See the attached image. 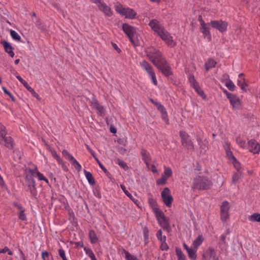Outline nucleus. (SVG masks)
<instances>
[{
	"instance_id": "obj_40",
	"label": "nucleus",
	"mask_w": 260,
	"mask_h": 260,
	"mask_svg": "<svg viewBox=\"0 0 260 260\" xmlns=\"http://www.w3.org/2000/svg\"><path fill=\"white\" fill-rule=\"evenodd\" d=\"M84 250L86 254L91 259L95 257L94 254L90 248L85 247L84 248Z\"/></svg>"
},
{
	"instance_id": "obj_51",
	"label": "nucleus",
	"mask_w": 260,
	"mask_h": 260,
	"mask_svg": "<svg viewBox=\"0 0 260 260\" xmlns=\"http://www.w3.org/2000/svg\"><path fill=\"white\" fill-rule=\"evenodd\" d=\"M120 188L128 197L131 200H133V196L126 189V187L124 185L121 184Z\"/></svg>"
},
{
	"instance_id": "obj_53",
	"label": "nucleus",
	"mask_w": 260,
	"mask_h": 260,
	"mask_svg": "<svg viewBox=\"0 0 260 260\" xmlns=\"http://www.w3.org/2000/svg\"><path fill=\"white\" fill-rule=\"evenodd\" d=\"M160 248L161 250H168L169 248V246L166 243V241H161Z\"/></svg>"
},
{
	"instance_id": "obj_16",
	"label": "nucleus",
	"mask_w": 260,
	"mask_h": 260,
	"mask_svg": "<svg viewBox=\"0 0 260 260\" xmlns=\"http://www.w3.org/2000/svg\"><path fill=\"white\" fill-rule=\"evenodd\" d=\"M233 108L237 110L241 109L242 106L241 100L236 94H233L228 99Z\"/></svg>"
},
{
	"instance_id": "obj_48",
	"label": "nucleus",
	"mask_w": 260,
	"mask_h": 260,
	"mask_svg": "<svg viewBox=\"0 0 260 260\" xmlns=\"http://www.w3.org/2000/svg\"><path fill=\"white\" fill-rule=\"evenodd\" d=\"M144 239L145 242H148L149 238V231L147 228L145 227L143 230Z\"/></svg>"
},
{
	"instance_id": "obj_61",
	"label": "nucleus",
	"mask_w": 260,
	"mask_h": 260,
	"mask_svg": "<svg viewBox=\"0 0 260 260\" xmlns=\"http://www.w3.org/2000/svg\"><path fill=\"white\" fill-rule=\"evenodd\" d=\"M7 253L9 255H11L13 254L12 251L7 247L1 249V253Z\"/></svg>"
},
{
	"instance_id": "obj_20",
	"label": "nucleus",
	"mask_w": 260,
	"mask_h": 260,
	"mask_svg": "<svg viewBox=\"0 0 260 260\" xmlns=\"http://www.w3.org/2000/svg\"><path fill=\"white\" fill-rule=\"evenodd\" d=\"M29 172H31L34 176L37 177L39 181L43 180L47 184H49L48 179L42 173L40 172L37 169H29Z\"/></svg>"
},
{
	"instance_id": "obj_42",
	"label": "nucleus",
	"mask_w": 260,
	"mask_h": 260,
	"mask_svg": "<svg viewBox=\"0 0 260 260\" xmlns=\"http://www.w3.org/2000/svg\"><path fill=\"white\" fill-rule=\"evenodd\" d=\"M62 154L70 161H71L74 159V158H75L66 150H63L62 152Z\"/></svg>"
},
{
	"instance_id": "obj_26",
	"label": "nucleus",
	"mask_w": 260,
	"mask_h": 260,
	"mask_svg": "<svg viewBox=\"0 0 260 260\" xmlns=\"http://www.w3.org/2000/svg\"><path fill=\"white\" fill-rule=\"evenodd\" d=\"M148 203L151 209L153 211L154 214H156L161 211L158 208L157 204L155 200L152 198L149 199Z\"/></svg>"
},
{
	"instance_id": "obj_55",
	"label": "nucleus",
	"mask_w": 260,
	"mask_h": 260,
	"mask_svg": "<svg viewBox=\"0 0 260 260\" xmlns=\"http://www.w3.org/2000/svg\"><path fill=\"white\" fill-rule=\"evenodd\" d=\"M117 164L119 166H120L121 168H122L124 170H126L128 169V167H127L126 164L123 160H121L120 159H118Z\"/></svg>"
},
{
	"instance_id": "obj_63",
	"label": "nucleus",
	"mask_w": 260,
	"mask_h": 260,
	"mask_svg": "<svg viewBox=\"0 0 260 260\" xmlns=\"http://www.w3.org/2000/svg\"><path fill=\"white\" fill-rule=\"evenodd\" d=\"M239 177H240V176H239V173H235L232 178V182L234 183H235L238 180V179H239Z\"/></svg>"
},
{
	"instance_id": "obj_36",
	"label": "nucleus",
	"mask_w": 260,
	"mask_h": 260,
	"mask_svg": "<svg viewBox=\"0 0 260 260\" xmlns=\"http://www.w3.org/2000/svg\"><path fill=\"white\" fill-rule=\"evenodd\" d=\"M167 179L172 175V171L170 167H164V171L162 175Z\"/></svg>"
},
{
	"instance_id": "obj_18",
	"label": "nucleus",
	"mask_w": 260,
	"mask_h": 260,
	"mask_svg": "<svg viewBox=\"0 0 260 260\" xmlns=\"http://www.w3.org/2000/svg\"><path fill=\"white\" fill-rule=\"evenodd\" d=\"M199 21L201 25V31L205 37H207L209 39H211V34L209 25V23H206L201 17L199 18Z\"/></svg>"
},
{
	"instance_id": "obj_6",
	"label": "nucleus",
	"mask_w": 260,
	"mask_h": 260,
	"mask_svg": "<svg viewBox=\"0 0 260 260\" xmlns=\"http://www.w3.org/2000/svg\"><path fill=\"white\" fill-rule=\"evenodd\" d=\"M34 175L29 172V170L25 171V179L28 188L31 194H35L36 191V183L33 178Z\"/></svg>"
},
{
	"instance_id": "obj_59",
	"label": "nucleus",
	"mask_w": 260,
	"mask_h": 260,
	"mask_svg": "<svg viewBox=\"0 0 260 260\" xmlns=\"http://www.w3.org/2000/svg\"><path fill=\"white\" fill-rule=\"evenodd\" d=\"M167 180V178L162 175L161 178L158 179L156 182L157 184H165L166 183Z\"/></svg>"
},
{
	"instance_id": "obj_30",
	"label": "nucleus",
	"mask_w": 260,
	"mask_h": 260,
	"mask_svg": "<svg viewBox=\"0 0 260 260\" xmlns=\"http://www.w3.org/2000/svg\"><path fill=\"white\" fill-rule=\"evenodd\" d=\"M207 253L210 258L212 260H219L216 254V252L213 248H210L207 250Z\"/></svg>"
},
{
	"instance_id": "obj_46",
	"label": "nucleus",
	"mask_w": 260,
	"mask_h": 260,
	"mask_svg": "<svg viewBox=\"0 0 260 260\" xmlns=\"http://www.w3.org/2000/svg\"><path fill=\"white\" fill-rule=\"evenodd\" d=\"M152 103H153L156 107L157 110L159 111L160 112H163L166 110L164 106L160 104L159 102H154L153 100H151Z\"/></svg>"
},
{
	"instance_id": "obj_37",
	"label": "nucleus",
	"mask_w": 260,
	"mask_h": 260,
	"mask_svg": "<svg viewBox=\"0 0 260 260\" xmlns=\"http://www.w3.org/2000/svg\"><path fill=\"white\" fill-rule=\"evenodd\" d=\"M189 81L191 86L194 88L197 87V86L199 85L198 83L196 81L194 76L192 75H189L188 77Z\"/></svg>"
},
{
	"instance_id": "obj_2",
	"label": "nucleus",
	"mask_w": 260,
	"mask_h": 260,
	"mask_svg": "<svg viewBox=\"0 0 260 260\" xmlns=\"http://www.w3.org/2000/svg\"><path fill=\"white\" fill-rule=\"evenodd\" d=\"M115 9L118 13L126 19H133L137 15V12L135 10L130 8L123 7L121 4L118 3L115 4Z\"/></svg>"
},
{
	"instance_id": "obj_7",
	"label": "nucleus",
	"mask_w": 260,
	"mask_h": 260,
	"mask_svg": "<svg viewBox=\"0 0 260 260\" xmlns=\"http://www.w3.org/2000/svg\"><path fill=\"white\" fill-rule=\"evenodd\" d=\"M158 36L169 47H174L176 45V42L173 40V37L166 29Z\"/></svg>"
},
{
	"instance_id": "obj_21",
	"label": "nucleus",
	"mask_w": 260,
	"mask_h": 260,
	"mask_svg": "<svg viewBox=\"0 0 260 260\" xmlns=\"http://www.w3.org/2000/svg\"><path fill=\"white\" fill-rule=\"evenodd\" d=\"M142 159L144 161L147 167H149V163L151 161V157L149 152L145 149H142L141 151Z\"/></svg>"
},
{
	"instance_id": "obj_11",
	"label": "nucleus",
	"mask_w": 260,
	"mask_h": 260,
	"mask_svg": "<svg viewBox=\"0 0 260 260\" xmlns=\"http://www.w3.org/2000/svg\"><path fill=\"white\" fill-rule=\"evenodd\" d=\"M180 137L181 139L182 145L187 149H193L194 147L193 144L188 137V134L184 131L180 132Z\"/></svg>"
},
{
	"instance_id": "obj_1",
	"label": "nucleus",
	"mask_w": 260,
	"mask_h": 260,
	"mask_svg": "<svg viewBox=\"0 0 260 260\" xmlns=\"http://www.w3.org/2000/svg\"><path fill=\"white\" fill-rule=\"evenodd\" d=\"M147 55L150 61L156 67L162 62H164L166 58L163 57L162 53L158 49L153 47L148 48L146 50Z\"/></svg>"
},
{
	"instance_id": "obj_5",
	"label": "nucleus",
	"mask_w": 260,
	"mask_h": 260,
	"mask_svg": "<svg viewBox=\"0 0 260 260\" xmlns=\"http://www.w3.org/2000/svg\"><path fill=\"white\" fill-rule=\"evenodd\" d=\"M155 216L157 220L158 224L163 228L164 230H166L169 232L171 229L169 223V219L166 217L162 211L159 212L155 214Z\"/></svg>"
},
{
	"instance_id": "obj_39",
	"label": "nucleus",
	"mask_w": 260,
	"mask_h": 260,
	"mask_svg": "<svg viewBox=\"0 0 260 260\" xmlns=\"http://www.w3.org/2000/svg\"><path fill=\"white\" fill-rule=\"evenodd\" d=\"M70 162L74 166L75 169L77 170L78 172H80L81 170L82 167L81 165L75 159V158H74V159Z\"/></svg>"
},
{
	"instance_id": "obj_44",
	"label": "nucleus",
	"mask_w": 260,
	"mask_h": 260,
	"mask_svg": "<svg viewBox=\"0 0 260 260\" xmlns=\"http://www.w3.org/2000/svg\"><path fill=\"white\" fill-rule=\"evenodd\" d=\"M232 163L233 164L234 168L238 171L239 172L241 167V164L237 160V159L235 158L234 159L231 161Z\"/></svg>"
},
{
	"instance_id": "obj_54",
	"label": "nucleus",
	"mask_w": 260,
	"mask_h": 260,
	"mask_svg": "<svg viewBox=\"0 0 260 260\" xmlns=\"http://www.w3.org/2000/svg\"><path fill=\"white\" fill-rule=\"evenodd\" d=\"M58 254L60 257L62 258V260H68L66 256L64 250L60 248L58 250Z\"/></svg>"
},
{
	"instance_id": "obj_58",
	"label": "nucleus",
	"mask_w": 260,
	"mask_h": 260,
	"mask_svg": "<svg viewBox=\"0 0 260 260\" xmlns=\"http://www.w3.org/2000/svg\"><path fill=\"white\" fill-rule=\"evenodd\" d=\"M161 117H162V119L168 123L169 119L168 118V115H167V112L166 111V110H165L163 112H161Z\"/></svg>"
},
{
	"instance_id": "obj_27",
	"label": "nucleus",
	"mask_w": 260,
	"mask_h": 260,
	"mask_svg": "<svg viewBox=\"0 0 260 260\" xmlns=\"http://www.w3.org/2000/svg\"><path fill=\"white\" fill-rule=\"evenodd\" d=\"M204 241V238L202 235H199L193 242L192 246L193 248L197 249L198 247L201 245Z\"/></svg>"
},
{
	"instance_id": "obj_28",
	"label": "nucleus",
	"mask_w": 260,
	"mask_h": 260,
	"mask_svg": "<svg viewBox=\"0 0 260 260\" xmlns=\"http://www.w3.org/2000/svg\"><path fill=\"white\" fill-rule=\"evenodd\" d=\"M50 151L52 155V156L56 160L57 162L60 165H62V168H64V164L60 158V157L57 154L56 152L54 149H50Z\"/></svg>"
},
{
	"instance_id": "obj_41",
	"label": "nucleus",
	"mask_w": 260,
	"mask_h": 260,
	"mask_svg": "<svg viewBox=\"0 0 260 260\" xmlns=\"http://www.w3.org/2000/svg\"><path fill=\"white\" fill-rule=\"evenodd\" d=\"M195 91L203 99L206 98V95L204 93V91L200 87L199 85L197 86V87L194 88Z\"/></svg>"
},
{
	"instance_id": "obj_38",
	"label": "nucleus",
	"mask_w": 260,
	"mask_h": 260,
	"mask_svg": "<svg viewBox=\"0 0 260 260\" xmlns=\"http://www.w3.org/2000/svg\"><path fill=\"white\" fill-rule=\"evenodd\" d=\"M10 35L12 39L17 41H20L21 40V37L19 35L15 30H11Z\"/></svg>"
},
{
	"instance_id": "obj_43",
	"label": "nucleus",
	"mask_w": 260,
	"mask_h": 260,
	"mask_svg": "<svg viewBox=\"0 0 260 260\" xmlns=\"http://www.w3.org/2000/svg\"><path fill=\"white\" fill-rule=\"evenodd\" d=\"M225 86L231 91H234L235 89V85L234 83L230 80L227 81L225 83Z\"/></svg>"
},
{
	"instance_id": "obj_19",
	"label": "nucleus",
	"mask_w": 260,
	"mask_h": 260,
	"mask_svg": "<svg viewBox=\"0 0 260 260\" xmlns=\"http://www.w3.org/2000/svg\"><path fill=\"white\" fill-rule=\"evenodd\" d=\"M248 148L253 153H258L260 151V145L255 140L251 139L248 142Z\"/></svg>"
},
{
	"instance_id": "obj_15",
	"label": "nucleus",
	"mask_w": 260,
	"mask_h": 260,
	"mask_svg": "<svg viewBox=\"0 0 260 260\" xmlns=\"http://www.w3.org/2000/svg\"><path fill=\"white\" fill-rule=\"evenodd\" d=\"M122 30L125 32V34L127 36V37L131 40V42L134 43L133 37H134V35L136 32V28L134 27L127 23H124L122 25Z\"/></svg>"
},
{
	"instance_id": "obj_3",
	"label": "nucleus",
	"mask_w": 260,
	"mask_h": 260,
	"mask_svg": "<svg viewBox=\"0 0 260 260\" xmlns=\"http://www.w3.org/2000/svg\"><path fill=\"white\" fill-rule=\"evenodd\" d=\"M211 185V182L207 177L198 176L194 179L192 187L198 190L208 189Z\"/></svg>"
},
{
	"instance_id": "obj_34",
	"label": "nucleus",
	"mask_w": 260,
	"mask_h": 260,
	"mask_svg": "<svg viewBox=\"0 0 260 260\" xmlns=\"http://www.w3.org/2000/svg\"><path fill=\"white\" fill-rule=\"evenodd\" d=\"M248 220L252 222H258L260 223V214L254 213L248 216Z\"/></svg>"
},
{
	"instance_id": "obj_13",
	"label": "nucleus",
	"mask_w": 260,
	"mask_h": 260,
	"mask_svg": "<svg viewBox=\"0 0 260 260\" xmlns=\"http://www.w3.org/2000/svg\"><path fill=\"white\" fill-rule=\"evenodd\" d=\"M148 24L157 35L166 29L163 24L155 19L150 20Z\"/></svg>"
},
{
	"instance_id": "obj_14",
	"label": "nucleus",
	"mask_w": 260,
	"mask_h": 260,
	"mask_svg": "<svg viewBox=\"0 0 260 260\" xmlns=\"http://www.w3.org/2000/svg\"><path fill=\"white\" fill-rule=\"evenodd\" d=\"M5 129V127L1 125V138H3L4 140L6 147L10 149H12L14 147V142L10 136L6 135Z\"/></svg>"
},
{
	"instance_id": "obj_50",
	"label": "nucleus",
	"mask_w": 260,
	"mask_h": 260,
	"mask_svg": "<svg viewBox=\"0 0 260 260\" xmlns=\"http://www.w3.org/2000/svg\"><path fill=\"white\" fill-rule=\"evenodd\" d=\"M2 89L3 90L6 95H7V96H9L10 98H11L12 101H14V98L13 95H12V93L9 90H8L5 87H2Z\"/></svg>"
},
{
	"instance_id": "obj_62",
	"label": "nucleus",
	"mask_w": 260,
	"mask_h": 260,
	"mask_svg": "<svg viewBox=\"0 0 260 260\" xmlns=\"http://www.w3.org/2000/svg\"><path fill=\"white\" fill-rule=\"evenodd\" d=\"M95 160L98 162V165H99L100 168L104 171V172L106 173L107 172V170L106 168L102 165V164L101 162V161L99 160V159L98 158H95Z\"/></svg>"
},
{
	"instance_id": "obj_56",
	"label": "nucleus",
	"mask_w": 260,
	"mask_h": 260,
	"mask_svg": "<svg viewBox=\"0 0 260 260\" xmlns=\"http://www.w3.org/2000/svg\"><path fill=\"white\" fill-rule=\"evenodd\" d=\"M14 158L16 160H19L21 158V153L18 150H15L14 151Z\"/></svg>"
},
{
	"instance_id": "obj_64",
	"label": "nucleus",
	"mask_w": 260,
	"mask_h": 260,
	"mask_svg": "<svg viewBox=\"0 0 260 260\" xmlns=\"http://www.w3.org/2000/svg\"><path fill=\"white\" fill-rule=\"evenodd\" d=\"M148 169L150 170L153 172H156L157 170L155 168V167L154 165H151L149 163V167H147Z\"/></svg>"
},
{
	"instance_id": "obj_25",
	"label": "nucleus",
	"mask_w": 260,
	"mask_h": 260,
	"mask_svg": "<svg viewBox=\"0 0 260 260\" xmlns=\"http://www.w3.org/2000/svg\"><path fill=\"white\" fill-rule=\"evenodd\" d=\"M88 237L91 244H95L99 242L100 240L98 237L95 231L93 230H90L89 231Z\"/></svg>"
},
{
	"instance_id": "obj_52",
	"label": "nucleus",
	"mask_w": 260,
	"mask_h": 260,
	"mask_svg": "<svg viewBox=\"0 0 260 260\" xmlns=\"http://www.w3.org/2000/svg\"><path fill=\"white\" fill-rule=\"evenodd\" d=\"M41 256L43 260H50V255L49 252L46 251H42Z\"/></svg>"
},
{
	"instance_id": "obj_32",
	"label": "nucleus",
	"mask_w": 260,
	"mask_h": 260,
	"mask_svg": "<svg viewBox=\"0 0 260 260\" xmlns=\"http://www.w3.org/2000/svg\"><path fill=\"white\" fill-rule=\"evenodd\" d=\"M224 149L225 150L226 155L230 161H232L236 158L233 154V153L231 151L229 146L228 144L224 146Z\"/></svg>"
},
{
	"instance_id": "obj_29",
	"label": "nucleus",
	"mask_w": 260,
	"mask_h": 260,
	"mask_svg": "<svg viewBox=\"0 0 260 260\" xmlns=\"http://www.w3.org/2000/svg\"><path fill=\"white\" fill-rule=\"evenodd\" d=\"M216 62L213 59H209L205 64V68L206 72L215 67Z\"/></svg>"
},
{
	"instance_id": "obj_31",
	"label": "nucleus",
	"mask_w": 260,
	"mask_h": 260,
	"mask_svg": "<svg viewBox=\"0 0 260 260\" xmlns=\"http://www.w3.org/2000/svg\"><path fill=\"white\" fill-rule=\"evenodd\" d=\"M84 173L89 183L90 184H94L95 181L92 174L85 170H84Z\"/></svg>"
},
{
	"instance_id": "obj_35",
	"label": "nucleus",
	"mask_w": 260,
	"mask_h": 260,
	"mask_svg": "<svg viewBox=\"0 0 260 260\" xmlns=\"http://www.w3.org/2000/svg\"><path fill=\"white\" fill-rule=\"evenodd\" d=\"M197 249L193 248H190L188 251L187 253L189 257L192 260H194L197 258Z\"/></svg>"
},
{
	"instance_id": "obj_10",
	"label": "nucleus",
	"mask_w": 260,
	"mask_h": 260,
	"mask_svg": "<svg viewBox=\"0 0 260 260\" xmlns=\"http://www.w3.org/2000/svg\"><path fill=\"white\" fill-rule=\"evenodd\" d=\"M161 197L166 206L170 207L172 206L173 198L170 189L168 187H166L162 190L161 192Z\"/></svg>"
},
{
	"instance_id": "obj_33",
	"label": "nucleus",
	"mask_w": 260,
	"mask_h": 260,
	"mask_svg": "<svg viewBox=\"0 0 260 260\" xmlns=\"http://www.w3.org/2000/svg\"><path fill=\"white\" fill-rule=\"evenodd\" d=\"M175 251L177 256V260H185V256L183 253L180 248L176 247Z\"/></svg>"
},
{
	"instance_id": "obj_49",
	"label": "nucleus",
	"mask_w": 260,
	"mask_h": 260,
	"mask_svg": "<svg viewBox=\"0 0 260 260\" xmlns=\"http://www.w3.org/2000/svg\"><path fill=\"white\" fill-rule=\"evenodd\" d=\"M124 253L125 254V258L126 260H138V258L135 256L132 255L128 252L124 251Z\"/></svg>"
},
{
	"instance_id": "obj_22",
	"label": "nucleus",
	"mask_w": 260,
	"mask_h": 260,
	"mask_svg": "<svg viewBox=\"0 0 260 260\" xmlns=\"http://www.w3.org/2000/svg\"><path fill=\"white\" fill-rule=\"evenodd\" d=\"M4 46V48L6 52H7L10 57H13L15 53L13 51V48L10 43L6 41L2 43Z\"/></svg>"
},
{
	"instance_id": "obj_24",
	"label": "nucleus",
	"mask_w": 260,
	"mask_h": 260,
	"mask_svg": "<svg viewBox=\"0 0 260 260\" xmlns=\"http://www.w3.org/2000/svg\"><path fill=\"white\" fill-rule=\"evenodd\" d=\"M16 206L19 209V212L17 213L18 218L22 221H26L27 220V217L25 213V209L20 204H17Z\"/></svg>"
},
{
	"instance_id": "obj_57",
	"label": "nucleus",
	"mask_w": 260,
	"mask_h": 260,
	"mask_svg": "<svg viewBox=\"0 0 260 260\" xmlns=\"http://www.w3.org/2000/svg\"><path fill=\"white\" fill-rule=\"evenodd\" d=\"M100 113V115H102L105 113V109L104 107L100 104L95 107V108Z\"/></svg>"
},
{
	"instance_id": "obj_47",
	"label": "nucleus",
	"mask_w": 260,
	"mask_h": 260,
	"mask_svg": "<svg viewBox=\"0 0 260 260\" xmlns=\"http://www.w3.org/2000/svg\"><path fill=\"white\" fill-rule=\"evenodd\" d=\"M152 103H153L156 107L157 110L159 111L160 112H163L166 110L164 106L160 104L159 102H154L153 100H151Z\"/></svg>"
},
{
	"instance_id": "obj_60",
	"label": "nucleus",
	"mask_w": 260,
	"mask_h": 260,
	"mask_svg": "<svg viewBox=\"0 0 260 260\" xmlns=\"http://www.w3.org/2000/svg\"><path fill=\"white\" fill-rule=\"evenodd\" d=\"M237 142L240 147L245 148L246 147V143L243 141L241 139L239 138L237 139Z\"/></svg>"
},
{
	"instance_id": "obj_8",
	"label": "nucleus",
	"mask_w": 260,
	"mask_h": 260,
	"mask_svg": "<svg viewBox=\"0 0 260 260\" xmlns=\"http://www.w3.org/2000/svg\"><path fill=\"white\" fill-rule=\"evenodd\" d=\"M230 203L228 201H224L220 206V218L222 222H226L229 219Z\"/></svg>"
},
{
	"instance_id": "obj_17",
	"label": "nucleus",
	"mask_w": 260,
	"mask_h": 260,
	"mask_svg": "<svg viewBox=\"0 0 260 260\" xmlns=\"http://www.w3.org/2000/svg\"><path fill=\"white\" fill-rule=\"evenodd\" d=\"M156 67L166 76H169L172 74L171 71V69L166 60H165L164 62H162Z\"/></svg>"
},
{
	"instance_id": "obj_23",
	"label": "nucleus",
	"mask_w": 260,
	"mask_h": 260,
	"mask_svg": "<svg viewBox=\"0 0 260 260\" xmlns=\"http://www.w3.org/2000/svg\"><path fill=\"white\" fill-rule=\"evenodd\" d=\"M237 84L239 86H240L242 90L243 91H245L246 89V87L247 86V84L245 81V79L244 78V74L243 73H240L238 76V78L237 80Z\"/></svg>"
},
{
	"instance_id": "obj_45",
	"label": "nucleus",
	"mask_w": 260,
	"mask_h": 260,
	"mask_svg": "<svg viewBox=\"0 0 260 260\" xmlns=\"http://www.w3.org/2000/svg\"><path fill=\"white\" fill-rule=\"evenodd\" d=\"M156 237L158 240H159L160 242L166 241V236H162V231L161 230H159L157 231L156 233Z\"/></svg>"
},
{
	"instance_id": "obj_9",
	"label": "nucleus",
	"mask_w": 260,
	"mask_h": 260,
	"mask_svg": "<svg viewBox=\"0 0 260 260\" xmlns=\"http://www.w3.org/2000/svg\"><path fill=\"white\" fill-rule=\"evenodd\" d=\"M92 2L96 4L100 10L102 11L107 17H111L113 12L110 7L105 4L102 0H90Z\"/></svg>"
},
{
	"instance_id": "obj_12",
	"label": "nucleus",
	"mask_w": 260,
	"mask_h": 260,
	"mask_svg": "<svg viewBox=\"0 0 260 260\" xmlns=\"http://www.w3.org/2000/svg\"><path fill=\"white\" fill-rule=\"evenodd\" d=\"M210 24L213 28L218 30L221 32H224L227 30L228 23L225 21L212 20L210 21Z\"/></svg>"
},
{
	"instance_id": "obj_4",
	"label": "nucleus",
	"mask_w": 260,
	"mask_h": 260,
	"mask_svg": "<svg viewBox=\"0 0 260 260\" xmlns=\"http://www.w3.org/2000/svg\"><path fill=\"white\" fill-rule=\"evenodd\" d=\"M141 67L147 73L148 76L151 78L154 85H157V81L155 72L152 66L146 60H143L140 63Z\"/></svg>"
}]
</instances>
